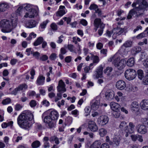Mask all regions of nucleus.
Listing matches in <instances>:
<instances>
[{
	"mask_svg": "<svg viewBox=\"0 0 148 148\" xmlns=\"http://www.w3.org/2000/svg\"><path fill=\"white\" fill-rule=\"evenodd\" d=\"M34 119V115L29 111H25L21 114L17 119V123L19 127L25 130H27L31 125L29 122Z\"/></svg>",
	"mask_w": 148,
	"mask_h": 148,
	"instance_id": "obj_1",
	"label": "nucleus"
},
{
	"mask_svg": "<svg viewBox=\"0 0 148 148\" xmlns=\"http://www.w3.org/2000/svg\"><path fill=\"white\" fill-rule=\"evenodd\" d=\"M141 2L142 4H140L138 7H135L130 11L127 17V19H131L132 16L134 15L138 17L143 13L144 9L147 7L148 5L145 0H142Z\"/></svg>",
	"mask_w": 148,
	"mask_h": 148,
	"instance_id": "obj_2",
	"label": "nucleus"
},
{
	"mask_svg": "<svg viewBox=\"0 0 148 148\" xmlns=\"http://www.w3.org/2000/svg\"><path fill=\"white\" fill-rule=\"evenodd\" d=\"M17 25V21L16 20L10 21L4 19L1 20L0 23V26L3 28L1 30V31L5 33L10 32L16 27Z\"/></svg>",
	"mask_w": 148,
	"mask_h": 148,
	"instance_id": "obj_3",
	"label": "nucleus"
},
{
	"mask_svg": "<svg viewBox=\"0 0 148 148\" xmlns=\"http://www.w3.org/2000/svg\"><path fill=\"white\" fill-rule=\"evenodd\" d=\"M24 9L27 11L24 16V17L33 18L38 17L39 18L38 10L35 8L32 5L27 4L24 6Z\"/></svg>",
	"mask_w": 148,
	"mask_h": 148,
	"instance_id": "obj_4",
	"label": "nucleus"
},
{
	"mask_svg": "<svg viewBox=\"0 0 148 148\" xmlns=\"http://www.w3.org/2000/svg\"><path fill=\"white\" fill-rule=\"evenodd\" d=\"M42 118L43 122L48 124L50 128L54 127L56 125V121L53 120L49 115H47V113H44L42 115Z\"/></svg>",
	"mask_w": 148,
	"mask_h": 148,
	"instance_id": "obj_5",
	"label": "nucleus"
},
{
	"mask_svg": "<svg viewBox=\"0 0 148 148\" xmlns=\"http://www.w3.org/2000/svg\"><path fill=\"white\" fill-rule=\"evenodd\" d=\"M125 76L127 79L130 80L134 79L136 76V72L135 70L130 69H127L125 72Z\"/></svg>",
	"mask_w": 148,
	"mask_h": 148,
	"instance_id": "obj_6",
	"label": "nucleus"
},
{
	"mask_svg": "<svg viewBox=\"0 0 148 148\" xmlns=\"http://www.w3.org/2000/svg\"><path fill=\"white\" fill-rule=\"evenodd\" d=\"M118 58H116L114 60L113 64L119 70H121L123 69L125 66V61L124 59L118 61Z\"/></svg>",
	"mask_w": 148,
	"mask_h": 148,
	"instance_id": "obj_7",
	"label": "nucleus"
},
{
	"mask_svg": "<svg viewBox=\"0 0 148 148\" xmlns=\"http://www.w3.org/2000/svg\"><path fill=\"white\" fill-rule=\"evenodd\" d=\"M55 95V94L53 92H50L48 94L49 97L53 102H57L62 98V94L61 93H58L56 96Z\"/></svg>",
	"mask_w": 148,
	"mask_h": 148,
	"instance_id": "obj_8",
	"label": "nucleus"
},
{
	"mask_svg": "<svg viewBox=\"0 0 148 148\" xmlns=\"http://www.w3.org/2000/svg\"><path fill=\"white\" fill-rule=\"evenodd\" d=\"M103 68L102 65H100L96 69L95 72V74L93 75L94 78L98 79L101 78L103 76Z\"/></svg>",
	"mask_w": 148,
	"mask_h": 148,
	"instance_id": "obj_9",
	"label": "nucleus"
},
{
	"mask_svg": "<svg viewBox=\"0 0 148 148\" xmlns=\"http://www.w3.org/2000/svg\"><path fill=\"white\" fill-rule=\"evenodd\" d=\"M27 88L28 86L26 84H21L12 91L11 93L12 95H16L18 91L25 90L27 89Z\"/></svg>",
	"mask_w": 148,
	"mask_h": 148,
	"instance_id": "obj_10",
	"label": "nucleus"
},
{
	"mask_svg": "<svg viewBox=\"0 0 148 148\" xmlns=\"http://www.w3.org/2000/svg\"><path fill=\"white\" fill-rule=\"evenodd\" d=\"M57 88L58 93H61V94L66 91V85L62 79H60L59 81Z\"/></svg>",
	"mask_w": 148,
	"mask_h": 148,
	"instance_id": "obj_11",
	"label": "nucleus"
},
{
	"mask_svg": "<svg viewBox=\"0 0 148 148\" xmlns=\"http://www.w3.org/2000/svg\"><path fill=\"white\" fill-rule=\"evenodd\" d=\"M109 120V118L107 116L103 115L98 118L97 122L98 124L100 125H104L108 123Z\"/></svg>",
	"mask_w": 148,
	"mask_h": 148,
	"instance_id": "obj_12",
	"label": "nucleus"
},
{
	"mask_svg": "<svg viewBox=\"0 0 148 148\" xmlns=\"http://www.w3.org/2000/svg\"><path fill=\"white\" fill-rule=\"evenodd\" d=\"M37 23L36 21L34 20H29L26 21L25 23V26L26 27L31 28L36 26Z\"/></svg>",
	"mask_w": 148,
	"mask_h": 148,
	"instance_id": "obj_13",
	"label": "nucleus"
},
{
	"mask_svg": "<svg viewBox=\"0 0 148 148\" xmlns=\"http://www.w3.org/2000/svg\"><path fill=\"white\" fill-rule=\"evenodd\" d=\"M137 132L141 134H145L147 132V129L146 126L143 125L139 124L137 126Z\"/></svg>",
	"mask_w": 148,
	"mask_h": 148,
	"instance_id": "obj_14",
	"label": "nucleus"
},
{
	"mask_svg": "<svg viewBox=\"0 0 148 148\" xmlns=\"http://www.w3.org/2000/svg\"><path fill=\"white\" fill-rule=\"evenodd\" d=\"M88 127L90 130L93 132H95L97 131L98 128L95 123L92 121H89Z\"/></svg>",
	"mask_w": 148,
	"mask_h": 148,
	"instance_id": "obj_15",
	"label": "nucleus"
},
{
	"mask_svg": "<svg viewBox=\"0 0 148 148\" xmlns=\"http://www.w3.org/2000/svg\"><path fill=\"white\" fill-rule=\"evenodd\" d=\"M116 86L117 89L123 90L126 87V84L125 82L122 80H120L117 82Z\"/></svg>",
	"mask_w": 148,
	"mask_h": 148,
	"instance_id": "obj_16",
	"label": "nucleus"
},
{
	"mask_svg": "<svg viewBox=\"0 0 148 148\" xmlns=\"http://www.w3.org/2000/svg\"><path fill=\"white\" fill-rule=\"evenodd\" d=\"M91 106L92 109L93 110H97L99 107L100 105V101L98 99H94L92 101Z\"/></svg>",
	"mask_w": 148,
	"mask_h": 148,
	"instance_id": "obj_17",
	"label": "nucleus"
},
{
	"mask_svg": "<svg viewBox=\"0 0 148 148\" xmlns=\"http://www.w3.org/2000/svg\"><path fill=\"white\" fill-rule=\"evenodd\" d=\"M141 109L145 110H148V100L145 99L142 100L140 103Z\"/></svg>",
	"mask_w": 148,
	"mask_h": 148,
	"instance_id": "obj_18",
	"label": "nucleus"
},
{
	"mask_svg": "<svg viewBox=\"0 0 148 148\" xmlns=\"http://www.w3.org/2000/svg\"><path fill=\"white\" fill-rule=\"evenodd\" d=\"M139 105L138 103L135 101L133 102L131 104L130 108L132 111L135 112L138 111Z\"/></svg>",
	"mask_w": 148,
	"mask_h": 148,
	"instance_id": "obj_19",
	"label": "nucleus"
},
{
	"mask_svg": "<svg viewBox=\"0 0 148 148\" xmlns=\"http://www.w3.org/2000/svg\"><path fill=\"white\" fill-rule=\"evenodd\" d=\"M65 9V7L64 6H60L59 10L56 13L57 16L61 17L65 14L66 13Z\"/></svg>",
	"mask_w": 148,
	"mask_h": 148,
	"instance_id": "obj_20",
	"label": "nucleus"
},
{
	"mask_svg": "<svg viewBox=\"0 0 148 148\" xmlns=\"http://www.w3.org/2000/svg\"><path fill=\"white\" fill-rule=\"evenodd\" d=\"M9 8V5L8 3L6 2H0V13L5 11Z\"/></svg>",
	"mask_w": 148,
	"mask_h": 148,
	"instance_id": "obj_21",
	"label": "nucleus"
},
{
	"mask_svg": "<svg viewBox=\"0 0 148 148\" xmlns=\"http://www.w3.org/2000/svg\"><path fill=\"white\" fill-rule=\"evenodd\" d=\"M114 92L111 90H107L105 93L106 98L109 100H110L113 99L114 97Z\"/></svg>",
	"mask_w": 148,
	"mask_h": 148,
	"instance_id": "obj_22",
	"label": "nucleus"
},
{
	"mask_svg": "<svg viewBox=\"0 0 148 148\" xmlns=\"http://www.w3.org/2000/svg\"><path fill=\"white\" fill-rule=\"evenodd\" d=\"M129 127L127 126V128L125 129L126 133H129L132 134L134 132L135 125L132 122H130L129 123Z\"/></svg>",
	"mask_w": 148,
	"mask_h": 148,
	"instance_id": "obj_23",
	"label": "nucleus"
},
{
	"mask_svg": "<svg viewBox=\"0 0 148 148\" xmlns=\"http://www.w3.org/2000/svg\"><path fill=\"white\" fill-rule=\"evenodd\" d=\"M49 115L53 121H56L58 118L59 114L56 111L53 110L50 112Z\"/></svg>",
	"mask_w": 148,
	"mask_h": 148,
	"instance_id": "obj_24",
	"label": "nucleus"
},
{
	"mask_svg": "<svg viewBox=\"0 0 148 148\" xmlns=\"http://www.w3.org/2000/svg\"><path fill=\"white\" fill-rule=\"evenodd\" d=\"M124 31V28H121L117 27L114 29L113 30V32L114 33L113 35H114L115 34L117 36L123 33Z\"/></svg>",
	"mask_w": 148,
	"mask_h": 148,
	"instance_id": "obj_25",
	"label": "nucleus"
},
{
	"mask_svg": "<svg viewBox=\"0 0 148 148\" xmlns=\"http://www.w3.org/2000/svg\"><path fill=\"white\" fill-rule=\"evenodd\" d=\"M101 20L100 18H95L94 21V25L95 28H94L95 32L97 31V29L99 27L100 24L101 23Z\"/></svg>",
	"mask_w": 148,
	"mask_h": 148,
	"instance_id": "obj_26",
	"label": "nucleus"
},
{
	"mask_svg": "<svg viewBox=\"0 0 148 148\" xmlns=\"http://www.w3.org/2000/svg\"><path fill=\"white\" fill-rule=\"evenodd\" d=\"M45 78L42 75H39L36 81V83L38 85H43L44 83Z\"/></svg>",
	"mask_w": 148,
	"mask_h": 148,
	"instance_id": "obj_27",
	"label": "nucleus"
},
{
	"mask_svg": "<svg viewBox=\"0 0 148 148\" xmlns=\"http://www.w3.org/2000/svg\"><path fill=\"white\" fill-rule=\"evenodd\" d=\"M120 140L121 139L119 137L117 136H115L113 138L112 141V144L111 145H112L114 146H118L120 144Z\"/></svg>",
	"mask_w": 148,
	"mask_h": 148,
	"instance_id": "obj_28",
	"label": "nucleus"
},
{
	"mask_svg": "<svg viewBox=\"0 0 148 148\" xmlns=\"http://www.w3.org/2000/svg\"><path fill=\"white\" fill-rule=\"evenodd\" d=\"M48 22V20H47L43 21L40 24L39 27V29L40 31L42 32L44 30Z\"/></svg>",
	"mask_w": 148,
	"mask_h": 148,
	"instance_id": "obj_29",
	"label": "nucleus"
},
{
	"mask_svg": "<svg viewBox=\"0 0 148 148\" xmlns=\"http://www.w3.org/2000/svg\"><path fill=\"white\" fill-rule=\"evenodd\" d=\"M110 108L113 111H117L120 107V105L118 103L114 102H111L110 104Z\"/></svg>",
	"mask_w": 148,
	"mask_h": 148,
	"instance_id": "obj_30",
	"label": "nucleus"
},
{
	"mask_svg": "<svg viewBox=\"0 0 148 148\" xmlns=\"http://www.w3.org/2000/svg\"><path fill=\"white\" fill-rule=\"evenodd\" d=\"M100 23L99 28L98 31V33L99 36H101L102 34L104 29L105 26V24H104L102 21H101Z\"/></svg>",
	"mask_w": 148,
	"mask_h": 148,
	"instance_id": "obj_31",
	"label": "nucleus"
},
{
	"mask_svg": "<svg viewBox=\"0 0 148 148\" xmlns=\"http://www.w3.org/2000/svg\"><path fill=\"white\" fill-rule=\"evenodd\" d=\"M141 51V48L139 46H136L133 48L131 50L132 54L135 55L138 53H139Z\"/></svg>",
	"mask_w": 148,
	"mask_h": 148,
	"instance_id": "obj_32",
	"label": "nucleus"
},
{
	"mask_svg": "<svg viewBox=\"0 0 148 148\" xmlns=\"http://www.w3.org/2000/svg\"><path fill=\"white\" fill-rule=\"evenodd\" d=\"M44 39L42 37L40 36L34 42L33 45L34 46H37L41 44Z\"/></svg>",
	"mask_w": 148,
	"mask_h": 148,
	"instance_id": "obj_33",
	"label": "nucleus"
},
{
	"mask_svg": "<svg viewBox=\"0 0 148 148\" xmlns=\"http://www.w3.org/2000/svg\"><path fill=\"white\" fill-rule=\"evenodd\" d=\"M101 145V143L99 141H96L91 145L89 148H99Z\"/></svg>",
	"mask_w": 148,
	"mask_h": 148,
	"instance_id": "obj_34",
	"label": "nucleus"
},
{
	"mask_svg": "<svg viewBox=\"0 0 148 148\" xmlns=\"http://www.w3.org/2000/svg\"><path fill=\"white\" fill-rule=\"evenodd\" d=\"M119 128L122 130L124 131L125 132V129L127 128L126 123L124 121L122 122L119 125Z\"/></svg>",
	"mask_w": 148,
	"mask_h": 148,
	"instance_id": "obj_35",
	"label": "nucleus"
},
{
	"mask_svg": "<svg viewBox=\"0 0 148 148\" xmlns=\"http://www.w3.org/2000/svg\"><path fill=\"white\" fill-rule=\"evenodd\" d=\"M91 55L90 59L92 60L93 63H98L99 61V57L97 56H95L93 54L90 53Z\"/></svg>",
	"mask_w": 148,
	"mask_h": 148,
	"instance_id": "obj_36",
	"label": "nucleus"
},
{
	"mask_svg": "<svg viewBox=\"0 0 148 148\" xmlns=\"http://www.w3.org/2000/svg\"><path fill=\"white\" fill-rule=\"evenodd\" d=\"M113 69L111 67H107L104 71V73L107 76H110L111 75V72L112 71Z\"/></svg>",
	"mask_w": 148,
	"mask_h": 148,
	"instance_id": "obj_37",
	"label": "nucleus"
},
{
	"mask_svg": "<svg viewBox=\"0 0 148 148\" xmlns=\"http://www.w3.org/2000/svg\"><path fill=\"white\" fill-rule=\"evenodd\" d=\"M134 58H131L127 61V64L129 66L132 67L134 65Z\"/></svg>",
	"mask_w": 148,
	"mask_h": 148,
	"instance_id": "obj_38",
	"label": "nucleus"
},
{
	"mask_svg": "<svg viewBox=\"0 0 148 148\" xmlns=\"http://www.w3.org/2000/svg\"><path fill=\"white\" fill-rule=\"evenodd\" d=\"M40 142L36 140L32 143L31 146L33 148H37L40 146Z\"/></svg>",
	"mask_w": 148,
	"mask_h": 148,
	"instance_id": "obj_39",
	"label": "nucleus"
},
{
	"mask_svg": "<svg viewBox=\"0 0 148 148\" xmlns=\"http://www.w3.org/2000/svg\"><path fill=\"white\" fill-rule=\"evenodd\" d=\"M99 133L101 137H103L106 134L107 131L104 128H101L99 130Z\"/></svg>",
	"mask_w": 148,
	"mask_h": 148,
	"instance_id": "obj_40",
	"label": "nucleus"
},
{
	"mask_svg": "<svg viewBox=\"0 0 148 148\" xmlns=\"http://www.w3.org/2000/svg\"><path fill=\"white\" fill-rule=\"evenodd\" d=\"M137 75L138 78L140 80L142 79L144 77V74L143 71L141 69L138 70L137 71Z\"/></svg>",
	"mask_w": 148,
	"mask_h": 148,
	"instance_id": "obj_41",
	"label": "nucleus"
},
{
	"mask_svg": "<svg viewBox=\"0 0 148 148\" xmlns=\"http://www.w3.org/2000/svg\"><path fill=\"white\" fill-rule=\"evenodd\" d=\"M67 47L68 49L71 52H73L75 53H77L76 50L75 49L74 46L71 44H69L68 45Z\"/></svg>",
	"mask_w": 148,
	"mask_h": 148,
	"instance_id": "obj_42",
	"label": "nucleus"
},
{
	"mask_svg": "<svg viewBox=\"0 0 148 148\" xmlns=\"http://www.w3.org/2000/svg\"><path fill=\"white\" fill-rule=\"evenodd\" d=\"M132 42L131 40L126 41L123 45L122 47L123 46L125 48L130 47L132 46Z\"/></svg>",
	"mask_w": 148,
	"mask_h": 148,
	"instance_id": "obj_43",
	"label": "nucleus"
},
{
	"mask_svg": "<svg viewBox=\"0 0 148 148\" xmlns=\"http://www.w3.org/2000/svg\"><path fill=\"white\" fill-rule=\"evenodd\" d=\"M11 101V100L10 98H7L2 101V103L3 105H7L10 103Z\"/></svg>",
	"mask_w": 148,
	"mask_h": 148,
	"instance_id": "obj_44",
	"label": "nucleus"
},
{
	"mask_svg": "<svg viewBox=\"0 0 148 148\" xmlns=\"http://www.w3.org/2000/svg\"><path fill=\"white\" fill-rule=\"evenodd\" d=\"M50 27L54 31H56L58 29V26L55 23H52L50 25Z\"/></svg>",
	"mask_w": 148,
	"mask_h": 148,
	"instance_id": "obj_45",
	"label": "nucleus"
},
{
	"mask_svg": "<svg viewBox=\"0 0 148 148\" xmlns=\"http://www.w3.org/2000/svg\"><path fill=\"white\" fill-rule=\"evenodd\" d=\"M72 118L70 116H68L65 119V122L68 125L70 124L72 122Z\"/></svg>",
	"mask_w": 148,
	"mask_h": 148,
	"instance_id": "obj_46",
	"label": "nucleus"
},
{
	"mask_svg": "<svg viewBox=\"0 0 148 148\" xmlns=\"http://www.w3.org/2000/svg\"><path fill=\"white\" fill-rule=\"evenodd\" d=\"M143 83L144 85L148 84V73L145 76L143 79Z\"/></svg>",
	"mask_w": 148,
	"mask_h": 148,
	"instance_id": "obj_47",
	"label": "nucleus"
},
{
	"mask_svg": "<svg viewBox=\"0 0 148 148\" xmlns=\"http://www.w3.org/2000/svg\"><path fill=\"white\" fill-rule=\"evenodd\" d=\"M35 127L36 129L38 131L41 130L43 128L42 125L41 124L38 123H37L36 124Z\"/></svg>",
	"mask_w": 148,
	"mask_h": 148,
	"instance_id": "obj_48",
	"label": "nucleus"
},
{
	"mask_svg": "<svg viewBox=\"0 0 148 148\" xmlns=\"http://www.w3.org/2000/svg\"><path fill=\"white\" fill-rule=\"evenodd\" d=\"M57 58V55L55 53H52L50 55L49 58L52 60H54Z\"/></svg>",
	"mask_w": 148,
	"mask_h": 148,
	"instance_id": "obj_49",
	"label": "nucleus"
},
{
	"mask_svg": "<svg viewBox=\"0 0 148 148\" xmlns=\"http://www.w3.org/2000/svg\"><path fill=\"white\" fill-rule=\"evenodd\" d=\"M98 8V6L97 5L95 4H92L90 5L89 8L90 10H95Z\"/></svg>",
	"mask_w": 148,
	"mask_h": 148,
	"instance_id": "obj_50",
	"label": "nucleus"
},
{
	"mask_svg": "<svg viewBox=\"0 0 148 148\" xmlns=\"http://www.w3.org/2000/svg\"><path fill=\"white\" fill-rule=\"evenodd\" d=\"M23 106L19 104H16L15 106V110L16 111H19L23 108Z\"/></svg>",
	"mask_w": 148,
	"mask_h": 148,
	"instance_id": "obj_51",
	"label": "nucleus"
},
{
	"mask_svg": "<svg viewBox=\"0 0 148 148\" xmlns=\"http://www.w3.org/2000/svg\"><path fill=\"white\" fill-rule=\"evenodd\" d=\"M145 32L146 31H144L142 33L136 36V38L138 39H140L145 37L146 36L145 35Z\"/></svg>",
	"mask_w": 148,
	"mask_h": 148,
	"instance_id": "obj_52",
	"label": "nucleus"
},
{
	"mask_svg": "<svg viewBox=\"0 0 148 148\" xmlns=\"http://www.w3.org/2000/svg\"><path fill=\"white\" fill-rule=\"evenodd\" d=\"M29 104L31 107H34L36 105V101L34 100H32L29 102Z\"/></svg>",
	"mask_w": 148,
	"mask_h": 148,
	"instance_id": "obj_53",
	"label": "nucleus"
},
{
	"mask_svg": "<svg viewBox=\"0 0 148 148\" xmlns=\"http://www.w3.org/2000/svg\"><path fill=\"white\" fill-rule=\"evenodd\" d=\"M80 23L84 26H86L88 25L87 21L84 19H82L80 21Z\"/></svg>",
	"mask_w": 148,
	"mask_h": 148,
	"instance_id": "obj_54",
	"label": "nucleus"
},
{
	"mask_svg": "<svg viewBox=\"0 0 148 148\" xmlns=\"http://www.w3.org/2000/svg\"><path fill=\"white\" fill-rule=\"evenodd\" d=\"M48 59V57L46 55H43L39 58L40 60L42 61H45Z\"/></svg>",
	"mask_w": 148,
	"mask_h": 148,
	"instance_id": "obj_55",
	"label": "nucleus"
},
{
	"mask_svg": "<svg viewBox=\"0 0 148 148\" xmlns=\"http://www.w3.org/2000/svg\"><path fill=\"white\" fill-rule=\"evenodd\" d=\"M57 105V106L60 108L61 106H63L64 104L65 101L64 100L62 99L61 101H58Z\"/></svg>",
	"mask_w": 148,
	"mask_h": 148,
	"instance_id": "obj_56",
	"label": "nucleus"
},
{
	"mask_svg": "<svg viewBox=\"0 0 148 148\" xmlns=\"http://www.w3.org/2000/svg\"><path fill=\"white\" fill-rule=\"evenodd\" d=\"M142 121L143 124L147 126L148 127V119L143 118L142 119Z\"/></svg>",
	"mask_w": 148,
	"mask_h": 148,
	"instance_id": "obj_57",
	"label": "nucleus"
},
{
	"mask_svg": "<svg viewBox=\"0 0 148 148\" xmlns=\"http://www.w3.org/2000/svg\"><path fill=\"white\" fill-rule=\"evenodd\" d=\"M72 57L71 56H68L66 57L64 59L66 63H70L71 61Z\"/></svg>",
	"mask_w": 148,
	"mask_h": 148,
	"instance_id": "obj_58",
	"label": "nucleus"
},
{
	"mask_svg": "<svg viewBox=\"0 0 148 148\" xmlns=\"http://www.w3.org/2000/svg\"><path fill=\"white\" fill-rule=\"evenodd\" d=\"M63 19L64 20V21L66 22L67 24H69L71 20V18L70 17H64L63 18Z\"/></svg>",
	"mask_w": 148,
	"mask_h": 148,
	"instance_id": "obj_59",
	"label": "nucleus"
},
{
	"mask_svg": "<svg viewBox=\"0 0 148 148\" xmlns=\"http://www.w3.org/2000/svg\"><path fill=\"white\" fill-rule=\"evenodd\" d=\"M100 148H110L109 144L107 143H104L100 146Z\"/></svg>",
	"mask_w": 148,
	"mask_h": 148,
	"instance_id": "obj_60",
	"label": "nucleus"
},
{
	"mask_svg": "<svg viewBox=\"0 0 148 148\" xmlns=\"http://www.w3.org/2000/svg\"><path fill=\"white\" fill-rule=\"evenodd\" d=\"M107 49H103L101 50L100 53L101 54H103L104 56H106L107 55Z\"/></svg>",
	"mask_w": 148,
	"mask_h": 148,
	"instance_id": "obj_61",
	"label": "nucleus"
},
{
	"mask_svg": "<svg viewBox=\"0 0 148 148\" xmlns=\"http://www.w3.org/2000/svg\"><path fill=\"white\" fill-rule=\"evenodd\" d=\"M84 110L85 112L87 113V114L86 115V116L89 115L91 111L89 107H86L84 109Z\"/></svg>",
	"mask_w": 148,
	"mask_h": 148,
	"instance_id": "obj_62",
	"label": "nucleus"
},
{
	"mask_svg": "<svg viewBox=\"0 0 148 148\" xmlns=\"http://www.w3.org/2000/svg\"><path fill=\"white\" fill-rule=\"evenodd\" d=\"M40 53L37 51L35 52L34 53V55L33 56L35 58L37 59H39V57L40 56Z\"/></svg>",
	"mask_w": 148,
	"mask_h": 148,
	"instance_id": "obj_63",
	"label": "nucleus"
},
{
	"mask_svg": "<svg viewBox=\"0 0 148 148\" xmlns=\"http://www.w3.org/2000/svg\"><path fill=\"white\" fill-rule=\"evenodd\" d=\"M143 64L146 68H148V59H146L143 61Z\"/></svg>",
	"mask_w": 148,
	"mask_h": 148,
	"instance_id": "obj_64",
	"label": "nucleus"
}]
</instances>
